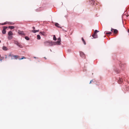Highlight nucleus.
Wrapping results in <instances>:
<instances>
[{
  "label": "nucleus",
  "mask_w": 129,
  "mask_h": 129,
  "mask_svg": "<svg viewBox=\"0 0 129 129\" xmlns=\"http://www.w3.org/2000/svg\"><path fill=\"white\" fill-rule=\"evenodd\" d=\"M5 56H6L5 58H7V56L6 55H5Z\"/></svg>",
  "instance_id": "obj_27"
},
{
  "label": "nucleus",
  "mask_w": 129,
  "mask_h": 129,
  "mask_svg": "<svg viewBox=\"0 0 129 129\" xmlns=\"http://www.w3.org/2000/svg\"><path fill=\"white\" fill-rule=\"evenodd\" d=\"M82 41H83V43L84 44L86 45V43L83 38H82Z\"/></svg>",
  "instance_id": "obj_19"
},
{
  "label": "nucleus",
  "mask_w": 129,
  "mask_h": 129,
  "mask_svg": "<svg viewBox=\"0 0 129 129\" xmlns=\"http://www.w3.org/2000/svg\"><path fill=\"white\" fill-rule=\"evenodd\" d=\"M18 46L20 47V48H22L23 47V46L22 45L20 44V43H19L18 44Z\"/></svg>",
  "instance_id": "obj_15"
},
{
  "label": "nucleus",
  "mask_w": 129,
  "mask_h": 129,
  "mask_svg": "<svg viewBox=\"0 0 129 129\" xmlns=\"http://www.w3.org/2000/svg\"><path fill=\"white\" fill-rule=\"evenodd\" d=\"M57 40H58V41L56 42V43L57 44H59L60 43L61 41L60 38H58L57 39Z\"/></svg>",
  "instance_id": "obj_6"
},
{
  "label": "nucleus",
  "mask_w": 129,
  "mask_h": 129,
  "mask_svg": "<svg viewBox=\"0 0 129 129\" xmlns=\"http://www.w3.org/2000/svg\"><path fill=\"white\" fill-rule=\"evenodd\" d=\"M55 25L56 26L58 27H60L59 26V25L57 23H56L55 24Z\"/></svg>",
  "instance_id": "obj_14"
},
{
  "label": "nucleus",
  "mask_w": 129,
  "mask_h": 129,
  "mask_svg": "<svg viewBox=\"0 0 129 129\" xmlns=\"http://www.w3.org/2000/svg\"><path fill=\"white\" fill-rule=\"evenodd\" d=\"M34 58H37V57H34Z\"/></svg>",
  "instance_id": "obj_32"
},
{
  "label": "nucleus",
  "mask_w": 129,
  "mask_h": 129,
  "mask_svg": "<svg viewBox=\"0 0 129 129\" xmlns=\"http://www.w3.org/2000/svg\"><path fill=\"white\" fill-rule=\"evenodd\" d=\"M123 81V80L122 79L120 78L118 81V82L119 84H121Z\"/></svg>",
  "instance_id": "obj_9"
},
{
  "label": "nucleus",
  "mask_w": 129,
  "mask_h": 129,
  "mask_svg": "<svg viewBox=\"0 0 129 129\" xmlns=\"http://www.w3.org/2000/svg\"><path fill=\"white\" fill-rule=\"evenodd\" d=\"M1 57V55H0V57Z\"/></svg>",
  "instance_id": "obj_37"
},
{
  "label": "nucleus",
  "mask_w": 129,
  "mask_h": 129,
  "mask_svg": "<svg viewBox=\"0 0 129 129\" xmlns=\"http://www.w3.org/2000/svg\"><path fill=\"white\" fill-rule=\"evenodd\" d=\"M1 41L0 40V43H1Z\"/></svg>",
  "instance_id": "obj_36"
},
{
  "label": "nucleus",
  "mask_w": 129,
  "mask_h": 129,
  "mask_svg": "<svg viewBox=\"0 0 129 129\" xmlns=\"http://www.w3.org/2000/svg\"><path fill=\"white\" fill-rule=\"evenodd\" d=\"M44 58H45V59H46V58L44 57Z\"/></svg>",
  "instance_id": "obj_34"
},
{
  "label": "nucleus",
  "mask_w": 129,
  "mask_h": 129,
  "mask_svg": "<svg viewBox=\"0 0 129 129\" xmlns=\"http://www.w3.org/2000/svg\"><path fill=\"white\" fill-rule=\"evenodd\" d=\"M2 59H1L0 58V61H2Z\"/></svg>",
  "instance_id": "obj_31"
},
{
  "label": "nucleus",
  "mask_w": 129,
  "mask_h": 129,
  "mask_svg": "<svg viewBox=\"0 0 129 129\" xmlns=\"http://www.w3.org/2000/svg\"><path fill=\"white\" fill-rule=\"evenodd\" d=\"M25 58V57H22L21 58H19V60H21V59H23L24 58Z\"/></svg>",
  "instance_id": "obj_25"
},
{
  "label": "nucleus",
  "mask_w": 129,
  "mask_h": 129,
  "mask_svg": "<svg viewBox=\"0 0 129 129\" xmlns=\"http://www.w3.org/2000/svg\"><path fill=\"white\" fill-rule=\"evenodd\" d=\"M53 40L54 41H56V38L55 36V35H53Z\"/></svg>",
  "instance_id": "obj_21"
},
{
  "label": "nucleus",
  "mask_w": 129,
  "mask_h": 129,
  "mask_svg": "<svg viewBox=\"0 0 129 129\" xmlns=\"http://www.w3.org/2000/svg\"><path fill=\"white\" fill-rule=\"evenodd\" d=\"M80 56L82 57L83 58H85V55L84 54V53L82 52H80Z\"/></svg>",
  "instance_id": "obj_5"
},
{
  "label": "nucleus",
  "mask_w": 129,
  "mask_h": 129,
  "mask_svg": "<svg viewBox=\"0 0 129 129\" xmlns=\"http://www.w3.org/2000/svg\"><path fill=\"white\" fill-rule=\"evenodd\" d=\"M128 32L129 33V29L128 30Z\"/></svg>",
  "instance_id": "obj_33"
},
{
  "label": "nucleus",
  "mask_w": 129,
  "mask_h": 129,
  "mask_svg": "<svg viewBox=\"0 0 129 129\" xmlns=\"http://www.w3.org/2000/svg\"><path fill=\"white\" fill-rule=\"evenodd\" d=\"M49 42L48 41H46L45 42H44V43L45 44V45H47V44L48 43H49Z\"/></svg>",
  "instance_id": "obj_22"
},
{
  "label": "nucleus",
  "mask_w": 129,
  "mask_h": 129,
  "mask_svg": "<svg viewBox=\"0 0 129 129\" xmlns=\"http://www.w3.org/2000/svg\"><path fill=\"white\" fill-rule=\"evenodd\" d=\"M37 39L38 40H40L41 39V37L39 35H37Z\"/></svg>",
  "instance_id": "obj_20"
},
{
  "label": "nucleus",
  "mask_w": 129,
  "mask_h": 129,
  "mask_svg": "<svg viewBox=\"0 0 129 129\" xmlns=\"http://www.w3.org/2000/svg\"><path fill=\"white\" fill-rule=\"evenodd\" d=\"M39 30H32L31 31L33 33H35L37 32H39Z\"/></svg>",
  "instance_id": "obj_13"
},
{
  "label": "nucleus",
  "mask_w": 129,
  "mask_h": 129,
  "mask_svg": "<svg viewBox=\"0 0 129 129\" xmlns=\"http://www.w3.org/2000/svg\"><path fill=\"white\" fill-rule=\"evenodd\" d=\"M8 35L12 36L13 35L12 32L11 31H9L8 33Z\"/></svg>",
  "instance_id": "obj_10"
},
{
  "label": "nucleus",
  "mask_w": 129,
  "mask_h": 129,
  "mask_svg": "<svg viewBox=\"0 0 129 129\" xmlns=\"http://www.w3.org/2000/svg\"><path fill=\"white\" fill-rule=\"evenodd\" d=\"M92 81V80H91V81H90V83H90H90H91Z\"/></svg>",
  "instance_id": "obj_29"
},
{
  "label": "nucleus",
  "mask_w": 129,
  "mask_h": 129,
  "mask_svg": "<svg viewBox=\"0 0 129 129\" xmlns=\"http://www.w3.org/2000/svg\"><path fill=\"white\" fill-rule=\"evenodd\" d=\"M25 39L27 40H29V38L27 37H25Z\"/></svg>",
  "instance_id": "obj_23"
},
{
  "label": "nucleus",
  "mask_w": 129,
  "mask_h": 129,
  "mask_svg": "<svg viewBox=\"0 0 129 129\" xmlns=\"http://www.w3.org/2000/svg\"><path fill=\"white\" fill-rule=\"evenodd\" d=\"M13 37L12 36L8 35V38L9 40H11L13 38Z\"/></svg>",
  "instance_id": "obj_8"
},
{
  "label": "nucleus",
  "mask_w": 129,
  "mask_h": 129,
  "mask_svg": "<svg viewBox=\"0 0 129 129\" xmlns=\"http://www.w3.org/2000/svg\"><path fill=\"white\" fill-rule=\"evenodd\" d=\"M114 30V29L112 28H111V31L113 32Z\"/></svg>",
  "instance_id": "obj_26"
},
{
  "label": "nucleus",
  "mask_w": 129,
  "mask_h": 129,
  "mask_svg": "<svg viewBox=\"0 0 129 129\" xmlns=\"http://www.w3.org/2000/svg\"><path fill=\"white\" fill-rule=\"evenodd\" d=\"M3 49L4 50L6 51L8 50V49L5 46H3Z\"/></svg>",
  "instance_id": "obj_11"
},
{
  "label": "nucleus",
  "mask_w": 129,
  "mask_h": 129,
  "mask_svg": "<svg viewBox=\"0 0 129 129\" xmlns=\"http://www.w3.org/2000/svg\"><path fill=\"white\" fill-rule=\"evenodd\" d=\"M40 35H42L44 36H46V35L45 33L44 32H40Z\"/></svg>",
  "instance_id": "obj_12"
},
{
  "label": "nucleus",
  "mask_w": 129,
  "mask_h": 129,
  "mask_svg": "<svg viewBox=\"0 0 129 129\" xmlns=\"http://www.w3.org/2000/svg\"><path fill=\"white\" fill-rule=\"evenodd\" d=\"M8 28L11 29H13L15 28V27L13 26H9Z\"/></svg>",
  "instance_id": "obj_16"
},
{
  "label": "nucleus",
  "mask_w": 129,
  "mask_h": 129,
  "mask_svg": "<svg viewBox=\"0 0 129 129\" xmlns=\"http://www.w3.org/2000/svg\"><path fill=\"white\" fill-rule=\"evenodd\" d=\"M18 33L20 35H24L25 34L23 33V31L19 30L18 31Z\"/></svg>",
  "instance_id": "obj_7"
},
{
  "label": "nucleus",
  "mask_w": 129,
  "mask_h": 129,
  "mask_svg": "<svg viewBox=\"0 0 129 129\" xmlns=\"http://www.w3.org/2000/svg\"><path fill=\"white\" fill-rule=\"evenodd\" d=\"M3 28V29L2 31V33L3 34H5L6 32V29L8 27L7 26H4Z\"/></svg>",
  "instance_id": "obj_4"
},
{
  "label": "nucleus",
  "mask_w": 129,
  "mask_h": 129,
  "mask_svg": "<svg viewBox=\"0 0 129 129\" xmlns=\"http://www.w3.org/2000/svg\"><path fill=\"white\" fill-rule=\"evenodd\" d=\"M10 56L11 57V59H17V58H19V56L18 55H14L13 54L11 55V54H9V57Z\"/></svg>",
  "instance_id": "obj_2"
},
{
  "label": "nucleus",
  "mask_w": 129,
  "mask_h": 129,
  "mask_svg": "<svg viewBox=\"0 0 129 129\" xmlns=\"http://www.w3.org/2000/svg\"><path fill=\"white\" fill-rule=\"evenodd\" d=\"M2 59H3L4 58V57H2Z\"/></svg>",
  "instance_id": "obj_30"
},
{
  "label": "nucleus",
  "mask_w": 129,
  "mask_h": 129,
  "mask_svg": "<svg viewBox=\"0 0 129 129\" xmlns=\"http://www.w3.org/2000/svg\"><path fill=\"white\" fill-rule=\"evenodd\" d=\"M112 33V32H109L108 33H107H107H106V35H107V34H111Z\"/></svg>",
  "instance_id": "obj_24"
},
{
  "label": "nucleus",
  "mask_w": 129,
  "mask_h": 129,
  "mask_svg": "<svg viewBox=\"0 0 129 129\" xmlns=\"http://www.w3.org/2000/svg\"><path fill=\"white\" fill-rule=\"evenodd\" d=\"M14 24V23H13L12 22H5L3 23H0V25H3L5 24Z\"/></svg>",
  "instance_id": "obj_3"
},
{
  "label": "nucleus",
  "mask_w": 129,
  "mask_h": 129,
  "mask_svg": "<svg viewBox=\"0 0 129 129\" xmlns=\"http://www.w3.org/2000/svg\"><path fill=\"white\" fill-rule=\"evenodd\" d=\"M106 37V36H104V37Z\"/></svg>",
  "instance_id": "obj_35"
},
{
  "label": "nucleus",
  "mask_w": 129,
  "mask_h": 129,
  "mask_svg": "<svg viewBox=\"0 0 129 129\" xmlns=\"http://www.w3.org/2000/svg\"><path fill=\"white\" fill-rule=\"evenodd\" d=\"M14 43L15 44L17 45H18V44L19 43L18 41L14 40Z\"/></svg>",
  "instance_id": "obj_17"
},
{
  "label": "nucleus",
  "mask_w": 129,
  "mask_h": 129,
  "mask_svg": "<svg viewBox=\"0 0 129 129\" xmlns=\"http://www.w3.org/2000/svg\"><path fill=\"white\" fill-rule=\"evenodd\" d=\"M33 28L34 29H35V27H33Z\"/></svg>",
  "instance_id": "obj_28"
},
{
  "label": "nucleus",
  "mask_w": 129,
  "mask_h": 129,
  "mask_svg": "<svg viewBox=\"0 0 129 129\" xmlns=\"http://www.w3.org/2000/svg\"><path fill=\"white\" fill-rule=\"evenodd\" d=\"M118 32V31L116 29H114L113 31V32L115 34H117Z\"/></svg>",
  "instance_id": "obj_18"
},
{
  "label": "nucleus",
  "mask_w": 129,
  "mask_h": 129,
  "mask_svg": "<svg viewBox=\"0 0 129 129\" xmlns=\"http://www.w3.org/2000/svg\"><path fill=\"white\" fill-rule=\"evenodd\" d=\"M99 32V31H98L96 30H95L94 32V33L92 35V36L94 38H98V35H97V33Z\"/></svg>",
  "instance_id": "obj_1"
}]
</instances>
